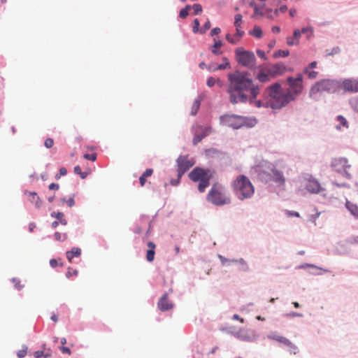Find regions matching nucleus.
I'll list each match as a JSON object with an SVG mask.
<instances>
[{
  "label": "nucleus",
  "mask_w": 358,
  "mask_h": 358,
  "mask_svg": "<svg viewBox=\"0 0 358 358\" xmlns=\"http://www.w3.org/2000/svg\"><path fill=\"white\" fill-rule=\"evenodd\" d=\"M44 145L47 148H51L54 145V140L52 138H48L44 142Z\"/></svg>",
  "instance_id": "6e6d98bb"
},
{
  "label": "nucleus",
  "mask_w": 358,
  "mask_h": 358,
  "mask_svg": "<svg viewBox=\"0 0 358 358\" xmlns=\"http://www.w3.org/2000/svg\"><path fill=\"white\" fill-rule=\"evenodd\" d=\"M285 214L288 217H300L299 213H298L297 211H294V210H285Z\"/></svg>",
  "instance_id": "13d9d810"
},
{
  "label": "nucleus",
  "mask_w": 358,
  "mask_h": 358,
  "mask_svg": "<svg viewBox=\"0 0 358 358\" xmlns=\"http://www.w3.org/2000/svg\"><path fill=\"white\" fill-rule=\"evenodd\" d=\"M205 155L208 157L214 158L227 164L230 157L228 153L215 148H210L205 150Z\"/></svg>",
  "instance_id": "ddd939ff"
},
{
  "label": "nucleus",
  "mask_w": 358,
  "mask_h": 358,
  "mask_svg": "<svg viewBox=\"0 0 358 358\" xmlns=\"http://www.w3.org/2000/svg\"><path fill=\"white\" fill-rule=\"evenodd\" d=\"M241 22H243V15L241 13H237L234 16V25L238 26Z\"/></svg>",
  "instance_id": "09e8293b"
},
{
  "label": "nucleus",
  "mask_w": 358,
  "mask_h": 358,
  "mask_svg": "<svg viewBox=\"0 0 358 358\" xmlns=\"http://www.w3.org/2000/svg\"><path fill=\"white\" fill-rule=\"evenodd\" d=\"M233 189L236 196L240 200L251 198L255 193V187L248 177L245 175H238L232 182Z\"/></svg>",
  "instance_id": "423d86ee"
},
{
  "label": "nucleus",
  "mask_w": 358,
  "mask_h": 358,
  "mask_svg": "<svg viewBox=\"0 0 358 358\" xmlns=\"http://www.w3.org/2000/svg\"><path fill=\"white\" fill-rule=\"evenodd\" d=\"M13 282L14 283V285L15 287L18 289H22V287H23L21 284H20V280L17 279V278H13L12 280Z\"/></svg>",
  "instance_id": "69168bd1"
},
{
  "label": "nucleus",
  "mask_w": 358,
  "mask_h": 358,
  "mask_svg": "<svg viewBox=\"0 0 358 358\" xmlns=\"http://www.w3.org/2000/svg\"><path fill=\"white\" fill-rule=\"evenodd\" d=\"M271 31L274 34H278L279 33H280L281 31V28L280 26L278 25H274L271 28Z\"/></svg>",
  "instance_id": "338daca9"
},
{
  "label": "nucleus",
  "mask_w": 358,
  "mask_h": 358,
  "mask_svg": "<svg viewBox=\"0 0 358 358\" xmlns=\"http://www.w3.org/2000/svg\"><path fill=\"white\" fill-rule=\"evenodd\" d=\"M255 78L262 83H266L281 76L288 69H255Z\"/></svg>",
  "instance_id": "6e6552de"
},
{
  "label": "nucleus",
  "mask_w": 358,
  "mask_h": 358,
  "mask_svg": "<svg viewBox=\"0 0 358 358\" xmlns=\"http://www.w3.org/2000/svg\"><path fill=\"white\" fill-rule=\"evenodd\" d=\"M301 182L303 184L305 189L311 194H319L324 190L319 181L312 175L305 174Z\"/></svg>",
  "instance_id": "9d476101"
},
{
  "label": "nucleus",
  "mask_w": 358,
  "mask_h": 358,
  "mask_svg": "<svg viewBox=\"0 0 358 358\" xmlns=\"http://www.w3.org/2000/svg\"><path fill=\"white\" fill-rule=\"evenodd\" d=\"M215 79L213 77H209L207 80L206 85L209 87H212L215 85Z\"/></svg>",
  "instance_id": "0e129e2a"
},
{
  "label": "nucleus",
  "mask_w": 358,
  "mask_h": 358,
  "mask_svg": "<svg viewBox=\"0 0 358 358\" xmlns=\"http://www.w3.org/2000/svg\"><path fill=\"white\" fill-rule=\"evenodd\" d=\"M51 216L55 217L57 219H58L59 220L60 223L63 225H66L67 223L66 220L64 218V213L62 212H57V213L53 212L51 213Z\"/></svg>",
  "instance_id": "f704fd0d"
},
{
  "label": "nucleus",
  "mask_w": 358,
  "mask_h": 358,
  "mask_svg": "<svg viewBox=\"0 0 358 358\" xmlns=\"http://www.w3.org/2000/svg\"><path fill=\"white\" fill-rule=\"evenodd\" d=\"M336 120L339 122V124L336 125V128L337 129H341V125H342L346 128H348V122L344 116H343L341 115H337Z\"/></svg>",
  "instance_id": "7c9ffc66"
},
{
  "label": "nucleus",
  "mask_w": 358,
  "mask_h": 358,
  "mask_svg": "<svg viewBox=\"0 0 358 358\" xmlns=\"http://www.w3.org/2000/svg\"><path fill=\"white\" fill-rule=\"evenodd\" d=\"M236 27V36L241 38L245 36V31L242 29V27L241 25L235 26Z\"/></svg>",
  "instance_id": "8fccbe9b"
},
{
  "label": "nucleus",
  "mask_w": 358,
  "mask_h": 358,
  "mask_svg": "<svg viewBox=\"0 0 358 358\" xmlns=\"http://www.w3.org/2000/svg\"><path fill=\"white\" fill-rule=\"evenodd\" d=\"M263 96H264V98H265L264 93L263 94ZM264 100H265V103H264L261 100H257V99H256L255 101L253 102V104H255L257 108H261L262 106L267 108L266 99H264Z\"/></svg>",
  "instance_id": "3c124183"
},
{
  "label": "nucleus",
  "mask_w": 358,
  "mask_h": 358,
  "mask_svg": "<svg viewBox=\"0 0 358 358\" xmlns=\"http://www.w3.org/2000/svg\"><path fill=\"white\" fill-rule=\"evenodd\" d=\"M221 331H225L228 334L233 335L234 337H236V333L238 331L234 327H223L221 329Z\"/></svg>",
  "instance_id": "ea45409f"
},
{
  "label": "nucleus",
  "mask_w": 358,
  "mask_h": 358,
  "mask_svg": "<svg viewBox=\"0 0 358 358\" xmlns=\"http://www.w3.org/2000/svg\"><path fill=\"white\" fill-rule=\"evenodd\" d=\"M210 27L211 22L209 19H207L201 27V35L205 34L207 30L210 29Z\"/></svg>",
  "instance_id": "58836bf2"
},
{
  "label": "nucleus",
  "mask_w": 358,
  "mask_h": 358,
  "mask_svg": "<svg viewBox=\"0 0 358 358\" xmlns=\"http://www.w3.org/2000/svg\"><path fill=\"white\" fill-rule=\"evenodd\" d=\"M188 15H189V13L186 10H185L183 8H182L179 11L178 18L184 19V18L187 17L188 16Z\"/></svg>",
  "instance_id": "bf43d9fd"
},
{
  "label": "nucleus",
  "mask_w": 358,
  "mask_h": 358,
  "mask_svg": "<svg viewBox=\"0 0 358 358\" xmlns=\"http://www.w3.org/2000/svg\"><path fill=\"white\" fill-rule=\"evenodd\" d=\"M226 40L231 43V44H236L237 43V41L234 38V36H231L230 33H227L225 36Z\"/></svg>",
  "instance_id": "680f3d73"
},
{
  "label": "nucleus",
  "mask_w": 358,
  "mask_h": 358,
  "mask_svg": "<svg viewBox=\"0 0 358 358\" xmlns=\"http://www.w3.org/2000/svg\"><path fill=\"white\" fill-rule=\"evenodd\" d=\"M24 194L29 196V201L32 203H34L37 208L41 207V206L42 204V201L41 200V199L39 198V196L37 195V194L35 192L25 191Z\"/></svg>",
  "instance_id": "6ab92c4d"
},
{
  "label": "nucleus",
  "mask_w": 358,
  "mask_h": 358,
  "mask_svg": "<svg viewBox=\"0 0 358 358\" xmlns=\"http://www.w3.org/2000/svg\"><path fill=\"white\" fill-rule=\"evenodd\" d=\"M201 101H202V97L201 96H199L193 102V104L192 106V109H191V112H190V115L192 116H195L199 108H200V106H201Z\"/></svg>",
  "instance_id": "5701e85b"
},
{
  "label": "nucleus",
  "mask_w": 358,
  "mask_h": 358,
  "mask_svg": "<svg viewBox=\"0 0 358 358\" xmlns=\"http://www.w3.org/2000/svg\"><path fill=\"white\" fill-rule=\"evenodd\" d=\"M302 34H307V39L310 40L314 37V27L312 25H307L301 29Z\"/></svg>",
  "instance_id": "c756f323"
},
{
  "label": "nucleus",
  "mask_w": 358,
  "mask_h": 358,
  "mask_svg": "<svg viewBox=\"0 0 358 358\" xmlns=\"http://www.w3.org/2000/svg\"><path fill=\"white\" fill-rule=\"evenodd\" d=\"M55 238L59 241H64L67 238L66 234H61L59 232H55L54 234Z\"/></svg>",
  "instance_id": "c03bdc74"
},
{
  "label": "nucleus",
  "mask_w": 358,
  "mask_h": 358,
  "mask_svg": "<svg viewBox=\"0 0 358 358\" xmlns=\"http://www.w3.org/2000/svg\"><path fill=\"white\" fill-rule=\"evenodd\" d=\"M303 79L301 73H298L296 77L289 76L287 78L289 88L287 90L283 89L278 81L268 86L264 91L266 107L279 110L295 101L303 92Z\"/></svg>",
  "instance_id": "f257e3e1"
},
{
  "label": "nucleus",
  "mask_w": 358,
  "mask_h": 358,
  "mask_svg": "<svg viewBox=\"0 0 358 358\" xmlns=\"http://www.w3.org/2000/svg\"><path fill=\"white\" fill-rule=\"evenodd\" d=\"M212 130L210 126L203 127L201 125L198 126V130L195 131L194 138L192 139V143L194 145H196L201 142L205 137L208 136Z\"/></svg>",
  "instance_id": "4468645a"
},
{
  "label": "nucleus",
  "mask_w": 358,
  "mask_h": 358,
  "mask_svg": "<svg viewBox=\"0 0 358 358\" xmlns=\"http://www.w3.org/2000/svg\"><path fill=\"white\" fill-rule=\"evenodd\" d=\"M236 338L241 341L251 343L257 340L258 335L253 329L242 328L236 333Z\"/></svg>",
  "instance_id": "f8f14e48"
},
{
  "label": "nucleus",
  "mask_w": 358,
  "mask_h": 358,
  "mask_svg": "<svg viewBox=\"0 0 358 358\" xmlns=\"http://www.w3.org/2000/svg\"><path fill=\"white\" fill-rule=\"evenodd\" d=\"M74 173L77 175H79L81 178L84 179L87 178L88 173L87 171H82L81 168L80 166H76L74 167Z\"/></svg>",
  "instance_id": "e433bc0d"
},
{
  "label": "nucleus",
  "mask_w": 358,
  "mask_h": 358,
  "mask_svg": "<svg viewBox=\"0 0 358 358\" xmlns=\"http://www.w3.org/2000/svg\"><path fill=\"white\" fill-rule=\"evenodd\" d=\"M236 62L243 67H265L263 65H256V57L252 50H246L243 47H238L235 50Z\"/></svg>",
  "instance_id": "0eeeda50"
},
{
  "label": "nucleus",
  "mask_w": 358,
  "mask_h": 358,
  "mask_svg": "<svg viewBox=\"0 0 358 358\" xmlns=\"http://www.w3.org/2000/svg\"><path fill=\"white\" fill-rule=\"evenodd\" d=\"M224 45V42L220 39L213 38V43L209 47L210 52L215 56H220L222 54V51L218 48Z\"/></svg>",
  "instance_id": "a211bd4d"
},
{
  "label": "nucleus",
  "mask_w": 358,
  "mask_h": 358,
  "mask_svg": "<svg viewBox=\"0 0 358 358\" xmlns=\"http://www.w3.org/2000/svg\"><path fill=\"white\" fill-rule=\"evenodd\" d=\"M222 30L219 27H215L211 29L210 31V36H214L215 35H218L221 33Z\"/></svg>",
  "instance_id": "4d7b16f0"
},
{
  "label": "nucleus",
  "mask_w": 358,
  "mask_h": 358,
  "mask_svg": "<svg viewBox=\"0 0 358 358\" xmlns=\"http://www.w3.org/2000/svg\"><path fill=\"white\" fill-rule=\"evenodd\" d=\"M248 34L257 39L263 37L262 29L257 25H255L254 27L248 31Z\"/></svg>",
  "instance_id": "b1692460"
},
{
  "label": "nucleus",
  "mask_w": 358,
  "mask_h": 358,
  "mask_svg": "<svg viewBox=\"0 0 358 358\" xmlns=\"http://www.w3.org/2000/svg\"><path fill=\"white\" fill-rule=\"evenodd\" d=\"M301 35H302L301 31L300 29H295L294 30L292 37L294 38V39H296L298 41H299V39L301 38Z\"/></svg>",
  "instance_id": "864d4df0"
},
{
  "label": "nucleus",
  "mask_w": 358,
  "mask_h": 358,
  "mask_svg": "<svg viewBox=\"0 0 358 358\" xmlns=\"http://www.w3.org/2000/svg\"><path fill=\"white\" fill-rule=\"evenodd\" d=\"M289 55V50L288 49L281 50L278 49L275 50L273 53V57L275 59H278L280 57H286Z\"/></svg>",
  "instance_id": "c85d7f7f"
},
{
  "label": "nucleus",
  "mask_w": 358,
  "mask_h": 358,
  "mask_svg": "<svg viewBox=\"0 0 358 358\" xmlns=\"http://www.w3.org/2000/svg\"><path fill=\"white\" fill-rule=\"evenodd\" d=\"M220 124L232 128L239 129L242 128H252L257 124L255 117L243 116L236 114H224L220 117Z\"/></svg>",
  "instance_id": "20e7f679"
},
{
  "label": "nucleus",
  "mask_w": 358,
  "mask_h": 358,
  "mask_svg": "<svg viewBox=\"0 0 358 358\" xmlns=\"http://www.w3.org/2000/svg\"><path fill=\"white\" fill-rule=\"evenodd\" d=\"M257 55L262 59L267 60L268 57L266 55L265 51L261 49H257L256 50Z\"/></svg>",
  "instance_id": "de8ad7c7"
},
{
  "label": "nucleus",
  "mask_w": 358,
  "mask_h": 358,
  "mask_svg": "<svg viewBox=\"0 0 358 358\" xmlns=\"http://www.w3.org/2000/svg\"><path fill=\"white\" fill-rule=\"evenodd\" d=\"M266 168L270 171L271 181L278 184V185H284L285 182V178L283 172L278 169L274 164L270 162H266Z\"/></svg>",
  "instance_id": "9b49d317"
},
{
  "label": "nucleus",
  "mask_w": 358,
  "mask_h": 358,
  "mask_svg": "<svg viewBox=\"0 0 358 358\" xmlns=\"http://www.w3.org/2000/svg\"><path fill=\"white\" fill-rule=\"evenodd\" d=\"M168 299V293L165 292L158 301V308L162 312L168 311L173 308V303L172 302H169Z\"/></svg>",
  "instance_id": "dca6fc26"
},
{
  "label": "nucleus",
  "mask_w": 358,
  "mask_h": 358,
  "mask_svg": "<svg viewBox=\"0 0 358 358\" xmlns=\"http://www.w3.org/2000/svg\"><path fill=\"white\" fill-rule=\"evenodd\" d=\"M343 90L345 92H358V78L344 79H321L317 81L309 91V97L315 101L320 100L322 92L334 94Z\"/></svg>",
  "instance_id": "7ed1b4c3"
},
{
  "label": "nucleus",
  "mask_w": 358,
  "mask_h": 358,
  "mask_svg": "<svg viewBox=\"0 0 358 358\" xmlns=\"http://www.w3.org/2000/svg\"><path fill=\"white\" fill-rule=\"evenodd\" d=\"M67 174V170L65 167H62L59 169V174H57L55 176V178L57 180L59 179L61 176H66Z\"/></svg>",
  "instance_id": "052dcab7"
},
{
  "label": "nucleus",
  "mask_w": 358,
  "mask_h": 358,
  "mask_svg": "<svg viewBox=\"0 0 358 358\" xmlns=\"http://www.w3.org/2000/svg\"><path fill=\"white\" fill-rule=\"evenodd\" d=\"M348 242L351 244L358 245V236H353L350 238Z\"/></svg>",
  "instance_id": "774afa93"
},
{
  "label": "nucleus",
  "mask_w": 358,
  "mask_h": 358,
  "mask_svg": "<svg viewBox=\"0 0 358 358\" xmlns=\"http://www.w3.org/2000/svg\"><path fill=\"white\" fill-rule=\"evenodd\" d=\"M155 255V250H148L146 252V259L148 262H153Z\"/></svg>",
  "instance_id": "79ce46f5"
},
{
  "label": "nucleus",
  "mask_w": 358,
  "mask_h": 358,
  "mask_svg": "<svg viewBox=\"0 0 358 358\" xmlns=\"http://www.w3.org/2000/svg\"><path fill=\"white\" fill-rule=\"evenodd\" d=\"M61 201L63 203H66L69 207H72L74 205V199L73 197H70L68 199L63 198Z\"/></svg>",
  "instance_id": "603ef678"
},
{
  "label": "nucleus",
  "mask_w": 358,
  "mask_h": 358,
  "mask_svg": "<svg viewBox=\"0 0 358 358\" xmlns=\"http://www.w3.org/2000/svg\"><path fill=\"white\" fill-rule=\"evenodd\" d=\"M268 338L273 341H276L280 343L285 345H288L289 343V340L282 336L277 335L274 333L270 334L268 335Z\"/></svg>",
  "instance_id": "4be33fe9"
},
{
  "label": "nucleus",
  "mask_w": 358,
  "mask_h": 358,
  "mask_svg": "<svg viewBox=\"0 0 358 358\" xmlns=\"http://www.w3.org/2000/svg\"><path fill=\"white\" fill-rule=\"evenodd\" d=\"M81 250L78 248H73L71 250L66 252V257L68 260L71 262L74 257H79L80 255Z\"/></svg>",
  "instance_id": "bb28decb"
},
{
  "label": "nucleus",
  "mask_w": 358,
  "mask_h": 358,
  "mask_svg": "<svg viewBox=\"0 0 358 358\" xmlns=\"http://www.w3.org/2000/svg\"><path fill=\"white\" fill-rule=\"evenodd\" d=\"M206 200L217 206L230 203L231 201L217 188V184H213L206 196Z\"/></svg>",
  "instance_id": "1a4fd4ad"
},
{
  "label": "nucleus",
  "mask_w": 358,
  "mask_h": 358,
  "mask_svg": "<svg viewBox=\"0 0 358 358\" xmlns=\"http://www.w3.org/2000/svg\"><path fill=\"white\" fill-rule=\"evenodd\" d=\"M176 163L179 169L186 172L194 165V162H191L187 155H180L176 159Z\"/></svg>",
  "instance_id": "2eb2a0df"
},
{
  "label": "nucleus",
  "mask_w": 358,
  "mask_h": 358,
  "mask_svg": "<svg viewBox=\"0 0 358 358\" xmlns=\"http://www.w3.org/2000/svg\"><path fill=\"white\" fill-rule=\"evenodd\" d=\"M258 177L262 181H264L266 183L271 182V173L266 167L265 169L259 171Z\"/></svg>",
  "instance_id": "412c9836"
},
{
  "label": "nucleus",
  "mask_w": 358,
  "mask_h": 358,
  "mask_svg": "<svg viewBox=\"0 0 358 358\" xmlns=\"http://www.w3.org/2000/svg\"><path fill=\"white\" fill-rule=\"evenodd\" d=\"M313 69H303V74L307 76L310 79L316 78L317 72L313 71Z\"/></svg>",
  "instance_id": "c9c22d12"
},
{
  "label": "nucleus",
  "mask_w": 358,
  "mask_h": 358,
  "mask_svg": "<svg viewBox=\"0 0 358 358\" xmlns=\"http://www.w3.org/2000/svg\"><path fill=\"white\" fill-rule=\"evenodd\" d=\"M307 268H314L315 270L323 271L325 273H330L331 272V271L329 269L324 268H322V267H320V266H317L315 264H310V263L301 264L297 266L296 267V269H306Z\"/></svg>",
  "instance_id": "aec40b11"
},
{
  "label": "nucleus",
  "mask_w": 358,
  "mask_h": 358,
  "mask_svg": "<svg viewBox=\"0 0 358 358\" xmlns=\"http://www.w3.org/2000/svg\"><path fill=\"white\" fill-rule=\"evenodd\" d=\"M238 264H239V270L244 272L249 271V266L243 258L238 259Z\"/></svg>",
  "instance_id": "2f4dec72"
},
{
  "label": "nucleus",
  "mask_w": 358,
  "mask_h": 358,
  "mask_svg": "<svg viewBox=\"0 0 358 358\" xmlns=\"http://www.w3.org/2000/svg\"><path fill=\"white\" fill-rule=\"evenodd\" d=\"M191 27L192 32L194 34H200L201 35V27L200 24V20L198 18H194L191 24Z\"/></svg>",
  "instance_id": "cd10ccee"
},
{
  "label": "nucleus",
  "mask_w": 358,
  "mask_h": 358,
  "mask_svg": "<svg viewBox=\"0 0 358 358\" xmlns=\"http://www.w3.org/2000/svg\"><path fill=\"white\" fill-rule=\"evenodd\" d=\"M257 15L264 16V13L262 9H260L259 6L253 9V13L252 14L251 17L254 20H257Z\"/></svg>",
  "instance_id": "4c0bfd02"
},
{
  "label": "nucleus",
  "mask_w": 358,
  "mask_h": 358,
  "mask_svg": "<svg viewBox=\"0 0 358 358\" xmlns=\"http://www.w3.org/2000/svg\"><path fill=\"white\" fill-rule=\"evenodd\" d=\"M218 259H220L221 264L224 266H230V259L226 258L222 255H217Z\"/></svg>",
  "instance_id": "a19ab883"
},
{
  "label": "nucleus",
  "mask_w": 358,
  "mask_h": 358,
  "mask_svg": "<svg viewBox=\"0 0 358 358\" xmlns=\"http://www.w3.org/2000/svg\"><path fill=\"white\" fill-rule=\"evenodd\" d=\"M341 52V48L338 46H335L331 49V51L327 55H334L338 54Z\"/></svg>",
  "instance_id": "e2e57ef3"
},
{
  "label": "nucleus",
  "mask_w": 358,
  "mask_h": 358,
  "mask_svg": "<svg viewBox=\"0 0 358 358\" xmlns=\"http://www.w3.org/2000/svg\"><path fill=\"white\" fill-rule=\"evenodd\" d=\"M283 316L285 317H303V315L302 313H296V312H290V313L284 314Z\"/></svg>",
  "instance_id": "5fc2aeb1"
},
{
  "label": "nucleus",
  "mask_w": 358,
  "mask_h": 358,
  "mask_svg": "<svg viewBox=\"0 0 358 358\" xmlns=\"http://www.w3.org/2000/svg\"><path fill=\"white\" fill-rule=\"evenodd\" d=\"M214 171L208 168L195 166L189 173V178L194 182H199L198 190L204 192L210 185V180L213 178Z\"/></svg>",
  "instance_id": "39448f33"
},
{
  "label": "nucleus",
  "mask_w": 358,
  "mask_h": 358,
  "mask_svg": "<svg viewBox=\"0 0 358 358\" xmlns=\"http://www.w3.org/2000/svg\"><path fill=\"white\" fill-rule=\"evenodd\" d=\"M28 348L27 345H23L22 349L19 350L17 353V355L19 358H23L26 356L27 353Z\"/></svg>",
  "instance_id": "a18cd8bd"
},
{
  "label": "nucleus",
  "mask_w": 358,
  "mask_h": 358,
  "mask_svg": "<svg viewBox=\"0 0 358 358\" xmlns=\"http://www.w3.org/2000/svg\"><path fill=\"white\" fill-rule=\"evenodd\" d=\"M192 15H201L203 12V7L200 3H195L192 4Z\"/></svg>",
  "instance_id": "473e14b6"
},
{
  "label": "nucleus",
  "mask_w": 358,
  "mask_h": 358,
  "mask_svg": "<svg viewBox=\"0 0 358 358\" xmlns=\"http://www.w3.org/2000/svg\"><path fill=\"white\" fill-rule=\"evenodd\" d=\"M198 67H231V66L229 59L226 57H222L221 63L212 62L210 65L207 66L205 62L202 61L199 64Z\"/></svg>",
  "instance_id": "f3484780"
},
{
  "label": "nucleus",
  "mask_w": 358,
  "mask_h": 358,
  "mask_svg": "<svg viewBox=\"0 0 358 358\" xmlns=\"http://www.w3.org/2000/svg\"><path fill=\"white\" fill-rule=\"evenodd\" d=\"M153 173L152 169H146L145 171L141 174L139 177V182L141 186H144L146 182V179L148 177H150Z\"/></svg>",
  "instance_id": "a878e982"
},
{
  "label": "nucleus",
  "mask_w": 358,
  "mask_h": 358,
  "mask_svg": "<svg viewBox=\"0 0 358 358\" xmlns=\"http://www.w3.org/2000/svg\"><path fill=\"white\" fill-rule=\"evenodd\" d=\"M345 206L350 214L353 215L355 218L358 219V206L348 201H346Z\"/></svg>",
  "instance_id": "393cba45"
},
{
  "label": "nucleus",
  "mask_w": 358,
  "mask_h": 358,
  "mask_svg": "<svg viewBox=\"0 0 358 358\" xmlns=\"http://www.w3.org/2000/svg\"><path fill=\"white\" fill-rule=\"evenodd\" d=\"M229 80L230 85L227 92L229 94L230 102L236 104L238 102L245 103L249 101L252 105L259 94V86L255 85L247 74L238 70L229 75Z\"/></svg>",
  "instance_id": "f03ea898"
},
{
  "label": "nucleus",
  "mask_w": 358,
  "mask_h": 358,
  "mask_svg": "<svg viewBox=\"0 0 358 358\" xmlns=\"http://www.w3.org/2000/svg\"><path fill=\"white\" fill-rule=\"evenodd\" d=\"M286 39H287V43L289 46L297 45L299 44V41L294 39V38H293L291 36H288Z\"/></svg>",
  "instance_id": "37998d69"
},
{
  "label": "nucleus",
  "mask_w": 358,
  "mask_h": 358,
  "mask_svg": "<svg viewBox=\"0 0 358 358\" xmlns=\"http://www.w3.org/2000/svg\"><path fill=\"white\" fill-rule=\"evenodd\" d=\"M285 345L290 348L289 352L291 354L296 355L298 352V347L295 344L292 343L290 341H289V343L288 345Z\"/></svg>",
  "instance_id": "49530a36"
},
{
  "label": "nucleus",
  "mask_w": 358,
  "mask_h": 358,
  "mask_svg": "<svg viewBox=\"0 0 358 358\" xmlns=\"http://www.w3.org/2000/svg\"><path fill=\"white\" fill-rule=\"evenodd\" d=\"M288 10L286 4H282L279 8H274L273 14L275 17H278L281 13H285Z\"/></svg>",
  "instance_id": "72a5a7b5"
}]
</instances>
